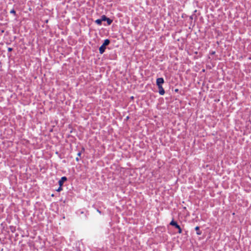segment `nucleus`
Masks as SVG:
<instances>
[{"mask_svg":"<svg viewBox=\"0 0 251 251\" xmlns=\"http://www.w3.org/2000/svg\"><path fill=\"white\" fill-rule=\"evenodd\" d=\"M170 225L173 226H175L176 228H177L178 230L179 233H181L182 232V230L180 226L178 225H177V224L175 221L172 220L170 223Z\"/></svg>","mask_w":251,"mask_h":251,"instance_id":"obj_1","label":"nucleus"},{"mask_svg":"<svg viewBox=\"0 0 251 251\" xmlns=\"http://www.w3.org/2000/svg\"><path fill=\"white\" fill-rule=\"evenodd\" d=\"M164 83V79L163 78H158L156 80V84L158 87L162 86V84Z\"/></svg>","mask_w":251,"mask_h":251,"instance_id":"obj_2","label":"nucleus"},{"mask_svg":"<svg viewBox=\"0 0 251 251\" xmlns=\"http://www.w3.org/2000/svg\"><path fill=\"white\" fill-rule=\"evenodd\" d=\"M66 180H67V178L65 176H63V177H61V179L59 181V186H62L64 182Z\"/></svg>","mask_w":251,"mask_h":251,"instance_id":"obj_3","label":"nucleus"},{"mask_svg":"<svg viewBox=\"0 0 251 251\" xmlns=\"http://www.w3.org/2000/svg\"><path fill=\"white\" fill-rule=\"evenodd\" d=\"M159 89V93L160 95H163L165 93V91L162 87V86L158 87Z\"/></svg>","mask_w":251,"mask_h":251,"instance_id":"obj_4","label":"nucleus"},{"mask_svg":"<svg viewBox=\"0 0 251 251\" xmlns=\"http://www.w3.org/2000/svg\"><path fill=\"white\" fill-rule=\"evenodd\" d=\"M105 49V46H104L102 45V46H100L99 49L100 52V53H102L104 51Z\"/></svg>","mask_w":251,"mask_h":251,"instance_id":"obj_5","label":"nucleus"},{"mask_svg":"<svg viewBox=\"0 0 251 251\" xmlns=\"http://www.w3.org/2000/svg\"><path fill=\"white\" fill-rule=\"evenodd\" d=\"M109 43H110L109 40L108 39H106L104 40V43H103L102 45L106 47L107 45H108L109 44Z\"/></svg>","mask_w":251,"mask_h":251,"instance_id":"obj_6","label":"nucleus"},{"mask_svg":"<svg viewBox=\"0 0 251 251\" xmlns=\"http://www.w3.org/2000/svg\"><path fill=\"white\" fill-rule=\"evenodd\" d=\"M195 229L197 231V234L198 235H201V232L200 230L199 226H196Z\"/></svg>","mask_w":251,"mask_h":251,"instance_id":"obj_7","label":"nucleus"},{"mask_svg":"<svg viewBox=\"0 0 251 251\" xmlns=\"http://www.w3.org/2000/svg\"><path fill=\"white\" fill-rule=\"evenodd\" d=\"M101 22H102V21H101V19H98V20H97L96 21V23L98 25H101Z\"/></svg>","mask_w":251,"mask_h":251,"instance_id":"obj_8","label":"nucleus"},{"mask_svg":"<svg viewBox=\"0 0 251 251\" xmlns=\"http://www.w3.org/2000/svg\"><path fill=\"white\" fill-rule=\"evenodd\" d=\"M107 19V18L105 16H104V15L102 16L101 18V21H106Z\"/></svg>","mask_w":251,"mask_h":251,"instance_id":"obj_9","label":"nucleus"},{"mask_svg":"<svg viewBox=\"0 0 251 251\" xmlns=\"http://www.w3.org/2000/svg\"><path fill=\"white\" fill-rule=\"evenodd\" d=\"M106 21L107 22L108 25H110L112 22V21L109 18H107V19L106 20Z\"/></svg>","mask_w":251,"mask_h":251,"instance_id":"obj_10","label":"nucleus"},{"mask_svg":"<svg viewBox=\"0 0 251 251\" xmlns=\"http://www.w3.org/2000/svg\"><path fill=\"white\" fill-rule=\"evenodd\" d=\"M62 186H59V187L57 189V191L58 192H60L61 191H62Z\"/></svg>","mask_w":251,"mask_h":251,"instance_id":"obj_11","label":"nucleus"},{"mask_svg":"<svg viewBox=\"0 0 251 251\" xmlns=\"http://www.w3.org/2000/svg\"><path fill=\"white\" fill-rule=\"evenodd\" d=\"M10 13L12 14H15V11L14 9H12L10 11Z\"/></svg>","mask_w":251,"mask_h":251,"instance_id":"obj_12","label":"nucleus"},{"mask_svg":"<svg viewBox=\"0 0 251 251\" xmlns=\"http://www.w3.org/2000/svg\"><path fill=\"white\" fill-rule=\"evenodd\" d=\"M12 50V48H9L8 49V50L9 51H11Z\"/></svg>","mask_w":251,"mask_h":251,"instance_id":"obj_13","label":"nucleus"},{"mask_svg":"<svg viewBox=\"0 0 251 251\" xmlns=\"http://www.w3.org/2000/svg\"><path fill=\"white\" fill-rule=\"evenodd\" d=\"M78 156H80V152L78 153Z\"/></svg>","mask_w":251,"mask_h":251,"instance_id":"obj_14","label":"nucleus"}]
</instances>
